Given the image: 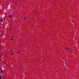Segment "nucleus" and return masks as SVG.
<instances>
[{"label": "nucleus", "mask_w": 79, "mask_h": 79, "mask_svg": "<svg viewBox=\"0 0 79 79\" xmlns=\"http://www.w3.org/2000/svg\"><path fill=\"white\" fill-rule=\"evenodd\" d=\"M12 39L13 38V36H12Z\"/></svg>", "instance_id": "nucleus-10"}, {"label": "nucleus", "mask_w": 79, "mask_h": 79, "mask_svg": "<svg viewBox=\"0 0 79 79\" xmlns=\"http://www.w3.org/2000/svg\"><path fill=\"white\" fill-rule=\"evenodd\" d=\"M27 19V18H25L24 19Z\"/></svg>", "instance_id": "nucleus-3"}, {"label": "nucleus", "mask_w": 79, "mask_h": 79, "mask_svg": "<svg viewBox=\"0 0 79 79\" xmlns=\"http://www.w3.org/2000/svg\"><path fill=\"white\" fill-rule=\"evenodd\" d=\"M65 50H69V48H65Z\"/></svg>", "instance_id": "nucleus-1"}, {"label": "nucleus", "mask_w": 79, "mask_h": 79, "mask_svg": "<svg viewBox=\"0 0 79 79\" xmlns=\"http://www.w3.org/2000/svg\"><path fill=\"white\" fill-rule=\"evenodd\" d=\"M11 15H9V17L10 18H11Z\"/></svg>", "instance_id": "nucleus-5"}, {"label": "nucleus", "mask_w": 79, "mask_h": 79, "mask_svg": "<svg viewBox=\"0 0 79 79\" xmlns=\"http://www.w3.org/2000/svg\"><path fill=\"white\" fill-rule=\"evenodd\" d=\"M1 72L2 73H3V71H1Z\"/></svg>", "instance_id": "nucleus-9"}, {"label": "nucleus", "mask_w": 79, "mask_h": 79, "mask_svg": "<svg viewBox=\"0 0 79 79\" xmlns=\"http://www.w3.org/2000/svg\"><path fill=\"white\" fill-rule=\"evenodd\" d=\"M2 79V77L0 76V79Z\"/></svg>", "instance_id": "nucleus-6"}, {"label": "nucleus", "mask_w": 79, "mask_h": 79, "mask_svg": "<svg viewBox=\"0 0 79 79\" xmlns=\"http://www.w3.org/2000/svg\"><path fill=\"white\" fill-rule=\"evenodd\" d=\"M13 40V39H10V40Z\"/></svg>", "instance_id": "nucleus-8"}, {"label": "nucleus", "mask_w": 79, "mask_h": 79, "mask_svg": "<svg viewBox=\"0 0 79 79\" xmlns=\"http://www.w3.org/2000/svg\"><path fill=\"white\" fill-rule=\"evenodd\" d=\"M1 21H3V19H1Z\"/></svg>", "instance_id": "nucleus-4"}, {"label": "nucleus", "mask_w": 79, "mask_h": 79, "mask_svg": "<svg viewBox=\"0 0 79 79\" xmlns=\"http://www.w3.org/2000/svg\"><path fill=\"white\" fill-rule=\"evenodd\" d=\"M20 53V52H19V51H18V53Z\"/></svg>", "instance_id": "nucleus-2"}, {"label": "nucleus", "mask_w": 79, "mask_h": 79, "mask_svg": "<svg viewBox=\"0 0 79 79\" xmlns=\"http://www.w3.org/2000/svg\"><path fill=\"white\" fill-rule=\"evenodd\" d=\"M11 55H13V54L12 53H10Z\"/></svg>", "instance_id": "nucleus-7"}]
</instances>
